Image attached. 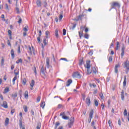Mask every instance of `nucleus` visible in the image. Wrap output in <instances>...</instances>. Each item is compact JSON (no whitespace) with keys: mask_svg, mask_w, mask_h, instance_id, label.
Returning a JSON list of instances; mask_svg holds the SVG:
<instances>
[{"mask_svg":"<svg viewBox=\"0 0 129 129\" xmlns=\"http://www.w3.org/2000/svg\"><path fill=\"white\" fill-rule=\"evenodd\" d=\"M119 8H120V5H119V3L118 2H113L111 3V9L109 10V11H111L112 9H116V8L119 9Z\"/></svg>","mask_w":129,"mask_h":129,"instance_id":"f257e3e1","label":"nucleus"},{"mask_svg":"<svg viewBox=\"0 0 129 129\" xmlns=\"http://www.w3.org/2000/svg\"><path fill=\"white\" fill-rule=\"evenodd\" d=\"M122 66H123V68H124L126 71V73L127 74L128 73L129 70V61L128 60H126L125 61H124L122 64Z\"/></svg>","mask_w":129,"mask_h":129,"instance_id":"f03ea898","label":"nucleus"},{"mask_svg":"<svg viewBox=\"0 0 129 129\" xmlns=\"http://www.w3.org/2000/svg\"><path fill=\"white\" fill-rule=\"evenodd\" d=\"M73 124H74V117H72L69 120V122H68L67 126H68V127L69 128H71V127H72V126L73 125Z\"/></svg>","mask_w":129,"mask_h":129,"instance_id":"7ed1b4c3","label":"nucleus"},{"mask_svg":"<svg viewBox=\"0 0 129 129\" xmlns=\"http://www.w3.org/2000/svg\"><path fill=\"white\" fill-rule=\"evenodd\" d=\"M94 113V111L93 110V109H91L89 113V116L88 118L89 123H90V122H91V119H92V117H93Z\"/></svg>","mask_w":129,"mask_h":129,"instance_id":"20e7f679","label":"nucleus"},{"mask_svg":"<svg viewBox=\"0 0 129 129\" xmlns=\"http://www.w3.org/2000/svg\"><path fill=\"white\" fill-rule=\"evenodd\" d=\"M20 116H21L20 120H19V126L20 128H22L23 127V113L21 112L19 113Z\"/></svg>","mask_w":129,"mask_h":129,"instance_id":"39448f33","label":"nucleus"},{"mask_svg":"<svg viewBox=\"0 0 129 129\" xmlns=\"http://www.w3.org/2000/svg\"><path fill=\"white\" fill-rule=\"evenodd\" d=\"M73 77L74 78H80L81 76H80V74L78 72H74L73 74Z\"/></svg>","mask_w":129,"mask_h":129,"instance_id":"423d86ee","label":"nucleus"},{"mask_svg":"<svg viewBox=\"0 0 129 129\" xmlns=\"http://www.w3.org/2000/svg\"><path fill=\"white\" fill-rule=\"evenodd\" d=\"M124 50H125V47L124 46V44H122L121 53V58H122V59L123 58V56L124 55Z\"/></svg>","mask_w":129,"mask_h":129,"instance_id":"0eeeda50","label":"nucleus"},{"mask_svg":"<svg viewBox=\"0 0 129 129\" xmlns=\"http://www.w3.org/2000/svg\"><path fill=\"white\" fill-rule=\"evenodd\" d=\"M120 67V64H119V63L116 64L115 66V68H114L115 73L117 74L118 72V70L117 68H119Z\"/></svg>","mask_w":129,"mask_h":129,"instance_id":"6e6552de","label":"nucleus"},{"mask_svg":"<svg viewBox=\"0 0 129 129\" xmlns=\"http://www.w3.org/2000/svg\"><path fill=\"white\" fill-rule=\"evenodd\" d=\"M2 106L4 107V108H8L9 106H8V102L6 101H4L3 102V104L2 105Z\"/></svg>","mask_w":129,"mask_h":129,"instance_id":"1a4fd4ad","label":"nucleus"},{"mask_svg":"<svg viewBox=\"0 0 129 129\" xmlns=\"http://www.w3.org/2000/svg\"><path fill=\"white\" fill-rule=\"evenodd\" d=\"M85 67L87 68V69H90V61H86Z\"/></svg>","mask_w":129,"mask_h":129,"instance_id":"9d476101","label":"nucleus"},{"mask_svg":"<svg viewBox=\"0 0 129 129\" xmlns=\"http://www.w3.org/2000/svg\"><path fill=\"white\" fill-rule=\"evenodd\" d=\"M86 103L87 104L88 106L90 105L91 101L90 98L89 97H87L86 99Z\"/></svg>","mask_w":129,"mask_h":129,"instance_id":"9b49d317","label":"nucleus"},{"mask_svg":"<svg viewBox=\"0 0 129 129\" xmlns=\"http://www.w3.org/2000/svg\"><path fill=\"white\" fill-rule=\"evenodd\" d=\"M36 4L38 8H41L42 7V2H41V0H37Z\"/></svg>","mask_w":129,"mask_h":129,"instance_id":"f8f14e48","label":"nucleus"},{"mask_svg":"<svg viewBox=\"0 0 129 129\" xmlns=\"http://www.w3.org/2000/svg\"><path fill=\"white\" fill-rule=\"evenodd\" d=\"M126 86V76H124V80L123 82V87Z\"/></svg>","mask_w":129,"mask_h":129,"instance_id":"ddd939ff","label":"nucleus"},{"mask_svg":"<svg viewBox=\"0 0 129 129\" xmlns=\"http://www.w3.org/2000/svg\"><path fill=\"white\" fill-rule=\"evenodd\" d=\"M46 66L47 68H49L50 67V59L48 57L46 58Z\"/></svg>","mask_w":129,"mask_h":129,"instance_id":"4468645a","label":"nucleus"},{"mask_svg":"<svg viewBox=\"0 0 129 129\" xmlns=\"http://www.w3.org/2000/svg\"><path fill=\"white\" fill-rule=\"evenodd\" d=\"M9 91H10V88H9V87H6L4 90L3 93L4 94H6V93H8V92H9Z\"/></svg>","mask_w":129,"mask_h":129,"instance_id":"2eb2a0df","label":"nucleus"},{"mask_svg":"<svg viewBox=\"0 0 129 129\" xmlns=\"http://www.w3.org/2000/svg\"><path fill=\"white\" fill-rule=\"evenodd\" d=\"M121 98L122 100H124V92L123 91V90H122L121 92Z\"/></svg>","mask_w":129,"mask_h":129,"instance_id":"dca6fc26","label":"nucleus"},{"mask_svg":"<svg viewBox=\"0 0 129 129\" xmlns=\"http://www.w3.org/2000/svg\"><path fill=\"white\" fill-rule=\"evenodd\" d=\"M71 83H72V80L71 79L68 80L67 82L66 86H68V87L70 86V85L71 84Z\"/></svg>","mask_w":129,"mask_h":129,"instance_id":"f3484780","label":"nucleus"},{"mask_svg":"<svg viewBox=\"0 0 129 129\" xmlns=\"http://www.w3.org/2000/svg\"><path fill=\"white\" fill-rule=\"evenodd\" d=\"M11 54L12 58L14 59V58H15V51L14 50V49L11 50Z\"/></svg>","mask_w":129,"mask_h":129,"instance_id":"a211bd4d","label":"nucleus"},{"mask_svg":"<svg viewBox=\"0 0 129 129\" xmlns=\"http://www.w3.org/2000/svg\"><path fill=\"white\" fill-rule=\"evenodd\" d=\"M24 97L25 98H28V97H29V92L28 91H25L24 93Z\"/></svg>","mask_w":129,"mask_h":129,"instance_id":"6ab92c4d","label":"nucleus"},{"mask_svg":"<svg viewBox=\"0 0 129 129\" xmlns=\"http://www.w3.org/2000/svg\"><path fill=\"white\" fill-rule=\"evenodd\" d=\"M41 73L43 75H45V69H44V65H42L41 69Z\"/></svg>","mask_w":129,"mask_h":129,"instance_id":"aec40b11","label":"nucleus"},{"mask_svg":"<svg viewBox=\"0 0 129 129\" xmlns=\"http://www.w3.org/2000/svg\"><path fill=\"white\" fill-rule=\"evenodd\" d=\"M43 44L44 46L48 45V40L46 38L43 39Z\"/></svg>","mask_w":129,"mask_h":129,"instance_id":"412c9836","label":"nucleus"},{"mask_svg":"<svg viewBox=\"0 0 129 129\" xmlns=\"http://www.w3.org/2000/svg\"><path fill=\"white\" fill-rule=\"evenodd\" d=\"M99 96L100 97V99H101V100H104V96H103V94H102V93H101L99 94Z\"/></svg>","mask_w":129,"mask_h":129,"instance_id":"4be33fe9","label":"nucleus"},{"mask_svg":"<svg viewBox=\"0 0 129 129\" xmlns=\"http://www.w3.org/2000/svg\"><path fill=\"white\" fill-rule=\"evenodd\" d=\"M92 72L94 73V74H96L97 71L96 70V68H95V67L92 68Z\"/></svg>","mask_w":129,"mask_h":129,"instance_id":"5701e85b","label":"nucleus"},{"mask_svg":"<svg viewBox=\"0 0 129 129\" xmlns=\"http://www.w3.org/2000/svg\"><path fill=\"white\" fill-rule=\"evenodd\" d=\"M9 122H10V119L9 118H6L5 120V125H8Z\"/></svg>","mask_w":129,"mask_h":129,"instance_id":"b1692460","label":"nucleus"},{"mask_svg":"<svg viewBox=\"0 0 129 129\" xmlns=\"http://www.w3.org/2000/svg\"><path fill=\"white\" fill-rule=\"evenodd\" d=\"M45 101H41L40 106L42 107V108H44V107H45Z\"/></svg>","mask_w":129,"mask_h":129,"instance_id":"393cba45","label":"nucleus"},{"mask_svg":"<svg viewBox=\"0 0 129 129\" xmlns=\"http://www.w3.org/2000/svg\"><path fill=\"white\" fill-rule=\"evenodd\" d=\"M84 17V15L83 14L80 15L78 17V21H80V20H82V18Z\"/></svg>","mask_w":129,"mask_h":129,"instance_id":"a878e982","label":"nucleus"},{"mask_svg":"<svg viewBox=\"0 0 129 129\" xmlns=\"http://www.w3.org/2000/svg\"><path fill=\"white\" fill-rule=\"evenodd\" d=\"M49 34H50V32H49V31H46L45 32V37L46 39H48V38H49Z\"/></svg>","mask_w":129,"mask_h":129,"instance_id":"bb28decb","label":"nucleus"},{"mask_svg":"<svg viewBox=\"0 0 129 129\" xmlns=\"http://www.w3.org/2000/svg\"><path fill=\"white\" fill-rule=\"evenodd\" d=\"M60 125V122H56L55 124V128L54 129H57V127Z\"/></svg>","mask_w":129,"mask_h":129,"instance_id":"cd10ccee","label":"nucleus"},{"mask_svg":"<svg viewBox=\"0 0 129 129\" xmlns=\"http://www.w3.org/2000/svg\"><path fill=\"white\" fill-rule=\"evenodd\" d=\"M91 73H92V71H91L90 69H87V74L89 75V74H91Z\"/></svg>","mask_w":129,"mask_h":129,"instance_id":"c85d7f7f","label":"nucleus"},{"mask_svg":"<svg viewBox=\"0 0 129 129\" xmlns=\"http://www.w3.org/2000/svg\"><path fill=\"white\" fill-rule=\"evenodd\" d=\"M17 96H18V93H15L12 94V97L14 99H15Z\"/></svg>","mask_w":129,"mask_h":129,"instance_id":"c756f323","label":"nucleus"},{"mask_svg":"<svg viewBox=\"0 0 129 129\" xmlns=\"http://www.w3.org/2000/svg\"><path fill=\"white\" fill-rule=\"evenodd\" d=\"M34 85H35V81L34 80H32L31 81V83L30 84L31 87H34Z\"/></svg>","mask_w":129,"mask_h":129,"instance_id":"7c9ffc66","label":"nucleus"},{"mask_svg":"<svg viewBox=\"0 0 129 129\" xmlns=\"http://www.w3.org/2000/svg\"><path fill=\"white\" fill-rule=\"evenodd\" d=\"M27 83V80L26 79V78H24L23 80H22V84H23V85H26Z\"/></svg>","mask_w":129,"mask_h":129,"instance_id":"2f4dec72","label":"nucleus"},{"mask_svg":"<svg viewBox=\"0 0 129 129\" xmlns=\"http://www.w3.org/2000/svg\"><path fill=\"white\" fill-rule=\"evenodd\" d=\"M58 29H56L55 30V36L56 38H58L59 37V34L58 33Z\"/></svg>","mask_w":129,"mask_h":129,"instance_id":"473e14b6","label":"nucleus"},{"mask_svg":"<svg viewBox=\"0 0 129 129\" xmlns=\"http://www.w3.org/2000/svg\"><path fill=\"white\" fill-rule=\"evenodd\" d=\"M23 108L25 112H27L28 111V107L26 105L23 106Z\"/></svg>","mask_w":129,"mask_h":129,"instance_id":"72a5a7b5","label":"nucleus"},{"mask_svg":"<svg viewBox=\"0 0 129 129\" xmlns=\"http://www.w3.org/2000/svg\"><path fill=\"white\" fill-rule=\"evenodd\" d=\"M16 63L17 64H19V63H23V60L20 58L16 61Z\"/></svg>","mask_w":129,"mask_h":129,"instance_id":"f704fd0d","label":"nucleus"},{"mask_svg":"<svg viewBox=\"0 0 129 129\" xmlns=\"http://www.w3.org/2000/svg\"><path fill=\"white\" fill-rule=\"evenodd\" d=\"M94 105L95 106H98V102L96 99H94Z\"/></svg>","mask_w":129,"mask_h":129,"instance_id":"c9c22d12","label":"nucleus"},{"mask_svg":"<svg viewBox=\"0 0 129 129\" xmlns=\"http://www.w3.org/2000/svg\"><path fill=\"white\" fill-rule=\"evenodd\" d=\"M18 18L19 19V21H18V24H21V23H22V18H21V17L20 16H18Z\"/></svg>","mask_w":129,"mask_h":129,"instance_id":"e433bc0d","label":"nucleus"},{"mask_svg":"<svg viewBox=\"0 0 129 129\" xmlns=\"http://www.w3.org/2000/svg\"><path fill=\"white\" fill-rule=\"evenodd\" d=\"M123 114L124 116H126L127 115V111L126 110V109H124Z\"/></svg>","mask_w":129,"mask_h":129,"instance_id":"4c0bfd02","label":"nucleus"},{"mask_svg":"<svg viewBox=\"0 0 129 129\" xmlns=\"http://www.w3.org/2000/svg\"><path fill=\"white\" fill-rule=\"evenodd\" d=\"M29 28V27H28V26H25V27L23 29V30L25 32H28L29 31V30L28 29V28Z\"/></svg>","mask_w":129,"mask_h":129,"instance_id":"58836bf2","label":"nucleus"},{"mask_svg":"<svg viewBox=\"0 0 129 129\" xmlns=\"http://www.w3.org/2000/svg\"><path fill=\"white\" fill-rule=\"evenodd\" d=\"M47 6H48V4L47 3V1H44L43 2V7H44V8H46V7H47Z\"/></svg>","mask_w":129,"mask_h":129,"instance_id":"ea45409f","label":"nucleus"},{"mask_svg":"<svg viewBox=\"0 0 129 129\" xmlns=\"http://www.w3.org/2000/svg\"><path fill=\"white\" fill-rule=\"evenodd\" d=\"M62 118H63V119L68 120V119H69V117L67 116H62Z\"/></svg>","mask_w":129,"mask_h":129,"instance_id":"a19ab883","label":"nucleus"},{"mask_svg":"<svg viewBox=\"0 0 129 129\" xmlns=\"http://www.w3.org/2000/svg\"><path fill=\"white\" fill-rule=\"evenodd\" d=\"M18 53H19V54L21 53V46L20 45L18 46Z\"/></svg>","mask_w":129,"mask_h":129,"instance_id":"79ce46f5","label":"nucleus"},{"mask_svg":"<svg viewBox=\"0 0 129 129\" xmlns=\"http://www.w3.org/2000/svg\"><path fill=\"white\" fill-rule=\"evenodd\" d=\"M36 128L37 129H41V123L37 124Z\"/></svg>","mask_w":129,"mask_h":129,"instance_id":"37998d69","label":"nucleus"},{"mask_svg":"<svg viewBox=\"0 0 129 129\" xmlns=\"http://www.w3.org/2000/svg\"><path fill=\"white\" fill-rule=\"evenodd\" d=\"M119 45V42L118 41H117L116 42V46L115 47V50H118V45Z\"/></svg>","mask_w":129,"mask_h":129,"instance_id":"c03bdc74","label":"nucleus"},{"mask_svg":"<svg viewBox=\"0 0 129 129\" xmlns=\"http://www.w3.org/2000/svg\"><path fill=\"white\" fill-rule=\"evenodd\" d=\"M62 19H63V13H61L59 17V21H61Z\"/></svg>","mask_w":129,"mask_h":129,"instance_id":"a18cd8bd","label":"nucleus"},{"mask_svg":"<svg viewBox=\"0 0 129 129\" xmlns=\"http://www.w3.org/2000/svg\"><path fill=\"white\" fill-rule=\"evenodd\" d=\"M28 52L32 55V48H31V46H29Z\"/></svg>","mask_w":129,"mask_h":129,"instance_id":"49530a36","label":"nucleus"},{"mask_svg":"<svg viewBox=\"0 0 129 129\" xmlns=\"http://www.w3.org/2000/svg\"><path fill=\"white\" fill-rule=\"evenodd\" d=\"M83 63V60L80 59L79 61V64L80 65V66H81V65H82Z\"/></svg>","mask_w":129,"mask_h":129,"instance_id":"de8ad7c7","label":"nucleus"},{"mask_svg":"<svg viewBox=\"0 0 129 129\" xmlns=\"http://www.w3.org/2000/svg\"><path fill=\"white\" fill-rule=\"evenodd\" d=\"M17 80V76H15L14 78L13 79V84H15V82Z\"/></svg>","mask_w":129,"mask_h":129,"instance_id":"09e8293b","label":"nucleus"},{"mask_svg":"<svg viewBox=\"0 0 129 129\" xmlns=\"http://www.w3.org/2000/svg\"><path fill=\"white\" fill-rule=\"evenodd\" d=\"M84 38L85 39H89V35H88V34H85L84 35Z\"/></svg>","mask_w":129,"mask_h":129,"instance_id":"8fccbe9b","label":"nucleus"},{"mask_svg":"<svg viewBox=\"0 0 129 129\" xmlns=\"http://www.w3.org/2000/svg\"><path fill=\"white\" fill-rule=\"evenodd\" d=\"M79 35L80 39H81L82 38V36H83V34L80 31H79Z\"/></svg>","mask_w":129,"mask_h":129,"instance_id":"3c124183","label":"nucleus"},{"mask_svg":"<svg viewBox=\"0 0 129 129\" xmlns=\"http://www.w3.org/2000/svg\"><path fill=\"white\" fill-rule=\"evenodd\" d=\"M108 61L109 62H112V56H110L108 58Z\"/></svg>","mask_w":129,"mask_h":129,"instance_id":"603ef678","label":"nucleus"},{"mask_svg":"<svg viewBox=\"0 0 129 129\" xmlns=\"http://www.w3.org/2000/svg\"><path fill=\"white\" fill-rule=\"evenodd\" d=\"M37 41H38V43H41V36H39L37 37Z\"/></svg>","mask_w":129,"mask_h":129,"instance_id":"864d4df0","label":"nucleus"},{"mask_svg":"<svg viewBox=\"0 0 129 129\" xmlns=\"http://www.w3.org/2000/svg\"><path fill=\"white\" fill-rule=\"evenodd\" d=\"M62 34H63V36H65V35H66V29H63Z\"/></svg>","mask_w":129,"mask_h":129,"instance_id":"5fc2aeb1","label":"nucleus"},{"mask_svg":"<svg viewBox=\"0 0 129 129\" xmlns=\"http://www.w3.org/2000/svg\"><path fill=\"white\" fill-rule=\"evenodd\" d=\"M14 74L15 75H19V72L17 70H14Z\"/></svg>","mask_w":129,"mask_h":129,"instance_id":"6e6d98bb","label":"nucleus"},{"mask_svg":"<svg viewBox=\"0 0 129 129\" xmlns=\"http://www.w3.org/2000/svg\"><path fill=\"white\" fill-rule=\"evenodd\" d=\"M16 11L17 14H19L20 13V9H19V8L16 7Z\"/></svg>","mask_w":129,"mask_h":129,"instance_id":"4d7b16f0","label":"nucleus"},{"mask_svg":"<svg viewBox=\"0 0 129 129\" xmlns=\"http://www.w3.org/2000/svg\"><path fill=\"white\" fill-rule=\"evenodd\" d=\"M94 124H95V122H94V120H93L91 123V126H95Z\"/></svg>","mask_w":129,"mask_h":129,"instance_id":"13d9d810","label":"nucleus"},{"mask_svg":"<svg viewBox=\"0 0 129 129\" xmlns=\"http://www.w3.org/2000/svg\"><path fill=\"white\" fill-rule=\"evenodd\" d=\"M7 44H8V46L12 47V44H11V41H10V40H8Z\"/></svg>","mask_w":129,"mask_h":129,"instance_id":"bf43d9fd","label":"nucleus"},{"mask_svg":"<svg viewBox=\"0 0 129 129\" xmlns=\"http://www.w3.org/2000/svg\"><path fill=\"white\" fill-rule=\"evenodd\" d=\"M41 100V97L40 96H38L37 98V102H39V101Z\"/></svg>","mask_w":129,"mask_h":129,"instance_id":"052dcab7","label":"nucleus"},{"mask_svg":"<svg viewBox=\"0 0 129 129\" xmlns=\"http://www.w3.org/2000/svg\"><path fill=\"white\" fill-rule=\"evenodd\" d=\"M60 116H65V112H61L60 113Z\"/></svg>","mask_w":129,"mask_h":129,"instance_id":"680f3d73","label":"nucleus"},{"mask_svg":"<svg viewBox=\"0 0 129 129\" xmlns=\"http://www.w3.org/2000/svg\"><path fill=\"white\" fill-rule=\"evenodd\" d=\"M108 123L109 126H110V127H111L112 124H111V121H110V120H108Z\"/></svg>","mask_w":129,"mask_h":129,"instance_id":"e2e57ef3","label":"nucleus"},{"mask_svg":"<svg viewBox=\"0 0 129 129\" xmlns=\"http://www.w3.org/2000/svg\"><path fill=\"white\" fill-rule=\"evenodd\" d=\"M84 29H85V26L83 27V26H81L80 27V30L81 31H83V30H84Z\"/></svg>","mask_w":129,"mask_h":129,"instance_id":"0e129e2a","label":"nucleus"},{"mask_svg":"<svg viewBox=\"0 0 129 129\" xmlns=\"http://www.w3.org/2000/svg\"><path fill=\"white\" fill-rule=\"evenodd\" d=\"M76 28V24H73V26L72 27V30H74Z\"/></svg>","mask_w":129,"mask_h":129,"instance_id":"69168bd1","label":"nucleus"},{"mask_svg":"<svg viewBox=\"0 0 129 129\" xmlns=\"http://www.w3.org/2000/svg\"><path fill=\"white\" fill-rule=\"evenodd\" d=\"M8 34L9 36H12V31L11 30H8Z\"/></svg>","mask_w":129,"mask_h":129,"instance_id":"338daca9","label":"nucleus"},{"mask_svg":"<svg viewBox=\"0 0 129 129\" xmlns=\"http://www.w3.org/2000/svg\"><path fill=\"white\" fill-rule=\"evenodd\" d=\"M18 93L20 95V96H22V90H20Z\"/></svg>","mask_w":129,"mask_h":129,"instance_id":"774afa93","label":"nucleus"}]
</instances>
